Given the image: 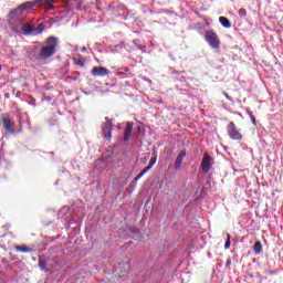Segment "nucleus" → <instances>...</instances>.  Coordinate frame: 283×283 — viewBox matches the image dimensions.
Listing matches in <instances>:
<instances>
[{"label":"nucleus","mask_w":283,"mask_h":283,"mask_svg":"<svg viewBox=\"0 0 283 283\" xmlns=\"http://www.w3.org/2000/svg\"><path fill=\"white\" fill-rule=\"evenodd\" d=\"M226 98H229V95L226 94Z\"/></svg>","instance_id":"c756f323"},{"label":"nucleus","mask_w":283,"mask_h":283,"mask_svg":"<svg viewBox=\"0 0 283 283\" xmlns=\"http://www.w3.org/2000/svg\"><path fill=\"white\" fill-rule=\"evenodd\" d=\"M21 32L25 34V36L41 34L43 32V24H39L38 28H35L32 24L24 23Z\"/></svg>","instance_id":"20e7f679"},{"label":"nucleus","mask_w":283,"mask_h":283,"mask_svg":"<svg viewBox=\"0 0 283 283\" xmlns=\"http://www.w3.org/2000/svg\"><path fill=\"white\" fill-rule=\"evenodd\" d=\"M248 115L250 116L251 120H252V125L258 126V120H255V115H253V113H251V111H248Z\"/></svg>","instance_id":"6ab92c4d"},{"label":"nucleus","mask_w":283,"mask_h":283,"mask_svg":"<svg viewBox=\"0 0 283 283\" xmlns=\"http://www.w3.org/2000/svg\"><path fill=\"white\" fill-rule=\"evenodd\" d=\"M253 251L255 255H260L262 253V242L256 241L253 245Z\"/></svg>","instance_id":"f3484780"},{"label":"nucleus","mask_w":283,"mask_h":283,"mask_svg":"<svg viewBox=\"0 0 283 283\" xmlns=\"http://www.w3.org/2000/svg\"><path fill=\"white\" fill-rule=\"evenodd\" d=\"M28 6H30V2L21 4L9 12V25L15 34H21V30L25 23V14H23V11L28 9Z\"/></svg>","instance_id":"f03ea898"},{"label":"nucleus","mask_w":283,"mask_h":283,"mask_svg":"<svg viewBox=\"0 0 283 283\" xmlns=\"http://www.w3.org/2000/svg\"><path fill=\"white\" fill-rule=\"evenodd\" d=\"M205 40L212 48V50H219L221 42H220V36H218V33L213 30H207L205 32Z\"/></svg>","instance_id":"7ed1b4c3"},{"label":"nucleus","mask_w":283,"mask_h":283,"mask_svg":"<svg viewBox=\"0 0 283 283\" xmlns=\"http://www.w3.org/2000/svg\"><path fill=\"white\" fill-rule=\"evenodd\" d=\"M239 15L240 17H247V9H240L239 10Z\"/></svg>","instance_id":"412c9836"},{"label":"nucleus","mask_w":283,"mask_h":283,"mask_svg":"<svg viewBox=\"0 0 283 283\" xmlns=\"http://www.w3.org/2000/svg\"><path fill=\"white\" fill-rule=\"evenodd\" d=\"M18 133H21V132H23V128L22 127H20V129L19 130H17Z\"/></svg>","instance_id":"cd10ccee"},{"label":"nucleus","mask_w":283,"mask_h":283,"mask_svg":"<svg viewBox=\"0 0 283 283\" xmlns=\"http://www.w3.org/2000/svg\"><path fill=\"white\" fill-rule=\"evenodd\" d=\"M82 52H87V48H82Z\"/></svg>","instance_id":"bb28decb"},{"label":"nucleus","mask_w":283,"mask_h":283,"mask_svg":"<svg viewBox=\"0 0 283 283\" xmlns=\"http://www.w3.org/2000/svg\"><path fill=\"white\" fill-rule=\"evenodd\" d=\"M39 266H40L41 271H44V273L50 272V268H48V260L40 259L39 260Z\"/></svg>","instance_id":"ddd939ff"},{"label":"nucleus","mask_w":283,"mask_h":283,"mask_svg":"<svg viewBox=\"0 0 283 283\" xmlns=\"http://www.w3.org/2000/svg\"><path fill=\"white\" fill-rule=\"evenodd\" d=\"M15 251H18L20 253H32V252H34V249L28 248V247L18 245V247H15Z\"/></svg>","instance_id":"2eb2a0df"},{"label":"nucleus","mask_w":283,"mask_h":283,"mask_svg":"<svg viewBox=\"0 0 283 283\" xmlns=\"http://www.w3.org/2000/svg\"><path fill=\"white\" fill-rule=\"evenodd\" d=\"M143 176H145L143 172H139L135 178V182H138V180H140V178H143Z\"/></svg>","instance_id":"4be33fe9"},{"label":"nucleus","mask_w":283,"mask_h":283,"mask_svg":"<svg viewBox=\"0 0 283 283\" xmlns=\"http://www.w3.org/2000/svg\"><path fill=\"white\" fill-rule=\"evenodd\" d=\"M59 38L50 36L44 42H36L29 50V59L32 61H48L56 54Z\"/></svg>","instance_id":"f257e3e1"},{"label":"nucleus","mask_w":283,"mask_h":283,"mask_svg":"<svg viewBox=\"0 0 283 283\" xmlns=\"http://www.w3.org/2000/svg\"><path fill=\"white\" fill-rule=\"evenodd\" d=\"M92 76H109V70L104 66H95L91 71Z\"/></svg>","instance_id":"1a4fd4ad"},{"label":"nucleus","mask_w":283,"mask_h":283,"mask_svg":"<svg viewBox=\"0 0 283 283\" xmlns=\"http://www.w3.org/2000/svg\"><path fill=\"white\" fill-rule=\"evenodd\" d=\"M219 23H221V25L223 28H228V29L231 28V21L226 17H220L219 18Z\"/></svg>","instance_id":"dca6fc26"},{"label":"nucleus","mask_w":283,"mask_h":283,"mask_svg":"<svg viewBox=\"0 0 283 283\" xmlns=\"http://www.w3.org/2000/svg\"><path fill=\"white\" fill-rule=\"evenodd\" d=\"M0 72H1V66H0Z\"/></svg>","instance_id":"2f4dec72"},{"label":"nucleus","mask_w":283,"mask_h":283,"mask_svg":"<svg viewBox=\"0 0 283 283\" xmlns=\"http://www.w3.org/2000/svg\"><path fill=\"white\" fill-rule=\"evenodd\" d=\"M154 165H156V157H151L148 164V167H154Z\"/></svg>","instance_id":"aec40b11"},{"label":"nucleus","mask_w":283,"mask_h":283,"mask_svg":"<svg viewBox=\"0 0 283 283\" xmlns=\"http://www.w3.org/2000/svg\"><path fill=\"white\" fill-rule=\"evenodd\" d=\"M2 126L4 127L6 134H17L14 129V122L6 116L2 117Z\"/></svg>","instance_id":"0eeeda50"},{"label":"nucleus","mask_w":283,"mask_h":283,"mask_svg":"<svg viewBox=\"0 0 283 283\" xmlns=\"http://www.w3.org/2000/svg\"><path fill=\"white\" fill-rule=\"evenodd\" d=\"M226 98H229V95L226 94Z\"/></svg>","instance_id":"7c9ffc66"},{"label":"nucleus","mask_w":283,"mask_h":283,"mask_svg":"<svg viewBox=\"0 0 283 283\" xmlns=\"http://www.w3.org/2000/svg\"><path fill=\"white\" fill-rule=\"evenodd\" d=\"M224 249H231V234L227 233V240L224 243Z\"/></svg>","instance_id":"a211bd4d"},{"label":"nucleus","mask_w":283,"mask_h":283,"mask_svg":"<svg viewBox=\"0 0 283 283\" xmlns=\"http://www.w3.org/2000/svg\"><path fill=\"white\" fill-rule=\"evenodd\" d=\"M125 266H126V269H129V264H126Z\"/></svg>","instance_id":"c85d7f7f"},{"label":"nucleus","mask_w":283,"mask_h":283,"mask_svg":"<svg viewBox=\"0 0 283 283\" xmlns=\"http://www.w3.org/2000/svg\"><path fill=\"white\" fill-rule=\"evenodd\" d=\"M134 129V122H127L124 130V142L127 143L132 138V132Z\"/></svg>","instance_id":"9d476101"},{"label":"nucleus","mask_w":283,"mask_h":283,"mask_svg":"<svg viewBox=\"0 0 283 283\" xmlns=\"http://www.w3.org/2000/svg\"><path fill=\"white\" fill-rule=\"evenodd\" d=\"M150 169H151V167L148 166V167H146V168L142 171V174L145 176V174H147V171H149Z\"/></svg>","instance_id":"a878e982"},{"label":"nucleus","mask_w":283,"mask_h":283,"mask_svg":"<svg viewBox=\"0 0 283 283\" xmlns=\"http://www.w3.org/2000/svg\"><path fill=\"white\" fill-rule=\"evenodd\" d=\"M105 123L102 124V134L106 140H112V130L114 129V123L109 117H105Z\"/></svg>","instance_id":"423d86ee"},{"label":"nucleus","mask_w":283,"mask_h":283,"mask_svg":"<svg viewBox=\"0 0 283 283\" xmlns=\"http://www.w3.org/2000/svg\"><path fill=\"white\" fill-rule=\"evenodd\" d=\"M211 155H208L207 153L203 155L201 160V169L203 174H209L211 171Z\"/></svg>","instance_id":"6e6552de"},{"label":"nucleus","mask_w":283,"mask_h":283,"mask_svg":"<svg viewBox=\"0 0 283 283\" xmlns=\"http://www.w3.org/2000/svg\"><path fill=\"white\" fill-rule=\"evenodd\" d=\"M186 157L187 153L185 150H181L175 160V169L178 170L182 167V160H185Z\"/></svg>","instance_id":"9b49d317"},{"label":"nucleus","mask_w":283,"mask_h":283,"mask_svg":"<svg viewBox=\"0 0 283 283\" xmlns=\"http://www.w3.org/2000/svg\"><path fill=\"white\" fill-rule=\"evenodd\" d=\"M73 74L75 76V77H73V81H77L78 76H81V73L78 71L73 72Z\"/></svg>","instance_id":"b1692460"},{"label":"nucleus","mask_w":283,"mask_h":283,"mask_svg":"<svg viewBox=\"0 0 283 283\" xmlns=\"http://www.w3.org/2000/svg\"><path fill=\"white\" fill-rule=\"evenodd\" d=\"M229 266H231V258H228L226 262V269H229Z\"/></svg>","instance_id":"393cba45"},{"label":"nucleus","mask_w":283,"mask_h":283,"mask_svg":"<svg viewBox=\"0 0 283 283\" xmlns=\"http://www.w3.org/2000/svg\"><path fill=\"white\" fill-rule=\"evenodd\" d=\"M227 132L231 140H242V133H240L235 123L230 122L227 126Z\"/></svg>","instance_id":"39448f33"},{"label":"nucleus","mask_w":283,"mask_h":283,"mask_svg":"<svg viewBox=\"0 0 283 283\" xmlns=\"http://www.w3.org/2000/svg\"><path fill=\"white\" fill-rule=\"evenodd\" d=\"M35 3L38 6H44L46 10H54V6L52 2H50V0H35Z\"/></svg>","instance_id":"f8f14e48"},{"label":"nucleus","mask_w":283,"mask_h":283,"mask_svg":"<svg viewBox=\"0 0 283 283\" xmlns=\"http://www.w3.org/2000/svg\"><path fill=\"white\" fill-rule=\"evenodd\" d=\"M115 74L116 76H120L122 78H129V76H132V72H129V69H125L124 71H118Z\"/></svg>","instance_id":"4468645a"},{"label":"nucleus","mask_w":283,"mask_h":283,"mask_svg":"<svg viewBox=\"0 0 283 283\" xmlns=\"http://www.w3.org/2000/svg\"><path fill=\"white\" fill-rule=\"evenodd\" d=\"M75 65H80V67H85V63L82 62V60H77V61L75 62Z\"/></svg>","instance_id":"5701e85b"}]
</instances>
